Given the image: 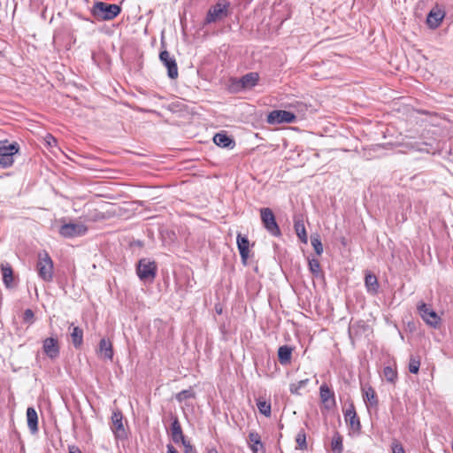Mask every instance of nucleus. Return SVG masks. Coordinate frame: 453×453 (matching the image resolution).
Listing matches in <instances>:
<instances>
[{"label":"nucleus","instance_id":"f257e3e1","mask_svg":"<svg viewBox=\"0 0 453 453\" xmlns=\"http://www.w3.org/2000/svg\"><path fill=\"white\" fill-rule=\"evenodd\" d=\"M120 12L121 8L119 5L101 1L96 2L91 9L92 15L98 20H111L115 19Z\"/></svg>","mask_w":453,"mask_h":453},{"label":"nucleus","instance_id":"f03ea898","mask_svg":"<svg viewBox=\"0 0 453 453\" xmlns=\"http://www.w3.org/2000/svg\"><path fill=\"white\" fill-rule=\"evenodd\" d=\"M157 265L154 261L147 258L139 260L136 266V273L143 282L152 283L157 276Z\"/></svg>","mask_w":453,"mask_h":453},{"label":"nucleus","instance_id":"7ed1b4c3","mask_svg":"<svg viewBox=\"0 0 453 453\" xmlns=\"http://www.w3.org/2000/svg\"><path fill=\"white\" fill-rule=\"evenodd\" d=\"M36 267L41 279L44 281H50L52 280L53 262L47 252L39 254Z\"/></svg>","mask_w":453,"mask_h":453},{"label":"nucleus","instance_id":"20e7f679","mask_svg":"<svg viewBox=\"0 0 453 453\" xmlns=\"http://www.w3.org/2000/svg\"><path fill=\"white\" fill-rule=\"evenodd\" d=\"M260 217L262 224L268 233L275 237L281 235V231L276 222L275 216L270 208L260 209Z\"/></svg>","mask_w":453,"mask_h":453},{"label":"nucleus","instance_id":"39448f33","mask_svg":"<svg viewBox=\"0 0 453 453\" xmlns=\"http://www.w3.org/2000/svg\"><path fill=\"white\" fill-rule=\"evenodd\" d=\"M417 310L422 319L430 326L437 328L441 323V318L424 302H419Z\"/></svg>","mask_w":453,"mask_h":453},{"label":"nucleus","instance_id":"423d86ee","mask_svg":"<svg viewBox=\"0 0 453 453\" xmlns=\"http://www.w3.org/2000/svg\"><path fill=\"white\" fill-rule=\"evenodd\" d=\"M111 428L116 439L123 440L127 437V431L123 425V414L119 409L112 411Z\"/></svg>","mask_w":453,"mask_h":453},{"label":"nucleus","instance_id":"0eeeda50","mask_svg":"<svg viewBox=\"0 0 453 453\" xmlns=\"http://www.w3.org/2000/svg\"><path fill=\"white\" fill-rule=\"evenodd\" d=\"M88 227L82 223H68L63 225L59 229V234L66 238L81 236L86 234Z\"/></svg>","mask_w":453,"mask_h":453},{"label":"nucleus","instance_id":"6e6552de","mask_svg":"<svg viewBox=\"0 0 453 453\" xmlns=\"http://www.w3.org/2000/svg\"><path fill=\"white\" fill-rule=\"evenodd\" d=\"M296 119V115L291 111L275 110L268 114L267 122L272 125L281 123H293Z\"/></svg>","mask_w":453,"mask_h":453},{"label":"nucleus","instance_id":"1a4fd4ad","mask_svg":"<svg viewBox=\"0 0 453 453\" xmlns=\"http://www.w3.org/2000/svg\"><path fill=\"white\" fill-rule=\"evenodd\" d=\"M159 59L167 68L169 78L176 79L178 77V67L175 58H172L167 50H162L159 54Z\"/></svg>","mask_w":453,"mask_h":453},{"label":"nucleus","instance_id":"9d476101","mask_svg":"<svg viewBox=\"0 0 453 453\" xmlns=\"http://www.w3.org/2000/svg\"><path fill=\"white\" fill-rule=\"evenodd\" d=\"M44 354L50 359H55L59 356V344L57 338L49 337L42 342Z\"/></svg>","mask_w":453,"mask_h":453},{"label":"nucleus","instance_id":"9b49d317","mask_svg":"<svg viewBox=\"0 0 453 453\" xmlns=\"http://www.w3.org/2000/svg\"><path fill=\"white\" fill-rule=\"evenodd\" d=\"M228 4H222L220 3L213 5L208 12L206 16L207 23L216 22L218 19H222L224 16H226Z\"/></svg>","mask_w":453,"mask_h":453},{"label":"nucleus","instance_id":"f8f14e48","mask_svg":"<svg viewBox=\"0 0 453 453\" xmlns=\"http://www.w3.org/2000/svg\"><path fill=\"white\" fill-rule=\"evenodd\" d=\"M400 147L403 148V150H401L400 151L404 152V153L409 152V151H418V152L431 153V149H430L431 144L425 142H418L409 141V142L401 143Z\"/></svg>","mask_w":453,"mask_h":453},{"label":"nucleus","instance_id":"ddd939ff","mask_svg":"<svg viewBox=\"0 0 453 453\" xmlns=\"http://www.w3.org/2000/svg\"><path fill=\"white\" fill-rule=\"evenodd\" d=\"M319 396L326 409L329 410L335 405L334 393L326 383L319 388Z\"/></svg>","mask_w":453,"mask_h":453},{"label":"nucleus","instance_id":"4468645a","mask_svg":"<svg viewBox=\"0 0 453 453\" xmlns=\"http://www.w3.org/2000/svg\"><path fill=\"white\" fill-rule=\"evenodd\" d=\"M344 418L347 424L354 430H359L361 427L359 418L357 415L355 406L350 403L349 408L344 411Z\"/></svg>","mask_w":453,"mask_h":453},{"label":"nucleus","instance_id":"2eb2a0df","mask_svg":"<svg viewBox=\"0 0 453 453\" xmlns=\"http://www.w3.org/2000/svg\"><path fill=\"white\" fill-rule=\"evenodd\" d=\"M237 247L240 252V256L242 258V262L243 265H246L248 257H249V247L250 242L247 236L242 235L241 234H237Z\"/></svg>","mask_w":453,"mask_h":453},{"label":"nucleus","instance_id":"dca6fc26","mask_svg":"<svg viewBox=\"0 0 453 453\" xmlns=\"http://www.w3.org/2000/svg\"><path fill=\"white\" fill-rule=\"evenodd\" d=\"M97 354L101 357L111 361L114 355L112 343L105 338L101 339L99 342Z\"/></svg>","mask_w":453,"mask_h":453},{"label":"nucleus","instance_id":"f3484780","mask_svg":"<svg viewBox=\"0 0 453 453\" xmlns=\"http://www.w3.org/2000/svg\"><path fill=\"white\" fill-rule=\"evenodd\" d=\"M171 438L174 443H179L186 440L178 417L173 418L171 424Z\"/></svg>","mask_w":453,"mask_h":453},{"label":"nucleus","instance_id":"a211bd4d","mask_svg":"<svg viewBox=\"0 0 453 453\" xmlns=\"http://www.w3.org/2000/svg\"><path fill=\"white\" fill-rule=\"evenodd\" d=\"M365 285L366 290L371 295L374 296L379 290V281L375 274L371 272H366L365 276Z\"/></svg>","mask_w":453,"mask_h":453},{"label":"nucleus","instance_id":"6ab92c4d","mask_svg":"<svg viewBox=\"0 0 453 453\" xmlns=\"http://www.w3.org/2000/svg\"><path fill=\"white\" fill-rule=\"evenodd\" d=\"M259 80V75L257 73H249L245 75H243L240 80L239 83L241 84V87L244 89H250L255 87L257 84V81Z\"/></svg>","mask_w":453,"mask_h":453},{"label":"nucleus","instance_id":"aec40b11","mask_svg":"<svg viewBox=\"0 0 453 453\" xmlns=\"http://www.w3.org/2000/svg\"><path fill=\"white\" fill-rule=\"evenodd\" d=\"M249 442L250 443V449L253 453H265V448L258 433L254 431L250 432L249 434Z\"/></svg>","mask_w":453,"mask_h":453},{"label":"nucleus","instance_id":"412c9836","mask_svg":"<svg viewBox=\"0 0 453 453\" xmlns=\"http://www.w3.org/2000/svg\"><path fill=\"white\" fill-rule=\"evenodd\" d=\"M0 268L2 271L4 284L8 288H12L14 277L11 265L8 263H2Z\"/></svg>","mask_w":453,"mask_h":453},{"label":"nucleus","instance_id":"4be33fe9","mask_svg":"<svg viewBox=\"0 0 453 453\" xmlns=\"http://www.w3.org/2000/svg\"><path fill=\"white\" fill-rule=\"evenodd\" d=\"M293 348L282 345L278 349V359L280 365H288L291 363Z\"/></svg>","mask_w":453,"mask_h":453},{"label":"nucleus","instance_id":"5701e85b","mask_svg":"<svg viewBox=\"0 0 453 453\" xmlns=\"http://www.w3.org/2000/svg\"><path fill=\"white\" fill-rule=\"evenodd\" d=\"M27 426L32 433L38 431V416L34 407L27 409Z\"/></svg>","mask_w":453,"mask_h":453},{"label":"nucleus","instance_id":"b1692460","mask_svg":"<svg viewBox=\"0 0 453 453\" xmlns=\"http://www.w3.org/2000/svg\"><path fill=\"white\" fill-rule=\"evenodd\" d=\"M443 18H444V13L441 11L432 10L427 15L426 21L430 27L436 28L440 26Z\"/></svg>","mask_w":453,"mask_h":453},{"label":"nucleus","instance_id":"393cba45","mask_svg":"<svg viewBox=\"0 0 453 453\" xmlns=\"http://www.w3.org/2000/svg\"><path fill=\"white\" fill-rule=\"evenodd\" d=\"M364 401L372 407H377L379 403L378 396L372 387L369 386L363 389Z\"/></svg>","mask_w":453,"mask_h":453},{"label":"nucleus","instance_id":"a878e982","mask_svg":"<svg viewBox=\"0 0 453 453\" xmlns=\"http://www.w3.org/2000/svg\"><path fill=\"white\" fill-rule=\"evenodd\" d=\"M213 142L216 145L221 148H228L232 144L234 145V140L226 133H218L213 137Z\"/></svg>","mask_w":453,"mask_h":453},{"label":"nucleus","instance_id":"bb28decb","mask_svg":"<svg viewBox=\"0 0 453 453\" xmlns=\"http://www.w3.org/2000/svg\"><path fill=\"white\" fill-rule=\"evenodd\" d=\"M294 228L296 233V235L299 237L301 242L303 243H307L308 238L303 219L295 217Z\"/></svg>","mask_w":453,"mask_h":453},{"label":"nucleus","instance_id":"cd10ccee","mask_svg":"<svg viewBox=\"0 0 453 453\" xmlns=\"http://www.w3.org/2000/svg\"><path fill=\"white\" fill-rule=\"evenodd\" d=\"M71 338L74 348L80 349L83 343V330L79 326H73Z\"/></svg>","mask_w":453,"mask_h":453},{"label":"nucleus","instance_id":"c85d7f7f","mask_svg":"<svg viewBox=\"0 0 453 453\" xmlns=\"http://www.w3.org/2000/svg\"><path fill=\"white\" fill-rule=\"evenodd\" d=\"M383 377L388 382L395 384L397 380L396 369L390 365L385 366L383 369Z\"/></svg>","mask_w":453,"mask_h":453},{"label":"nucleus","instance_id":"c756f323","mask_svg":"<svg viewBox=\"0 0 453 453\" xmlns=\"http://www.w3.org/2000/svg\"><path fill=\"white\" fill-rule=\"evenodd\" d=\"M19 146L17 142L8 143V141L0 142V157L12 150L19 151Z\"/></svg>","mask_w":453,"mask_h":453},{"label":"nucleus","instance_id":"7c9ffc66","mask_svg":"<svg viewBox=\"0 0 453 453\" xmlns=\"http://www.w3.org/2000/svg\"><path fill=\"white\" fill-rule=\"evenodd\" d=\"M331 448L334 453H342V436L338 432H335L332 439Z\"/></svg>","mask_w":453,"mask_h":453},{"label":"nucleus","instance_id":"2f4dec72","mask_svg":"<svg viewBox=\"0 0 453 453\" xmlns=\"http://www.w3.org/2000/svg\"><path fill=\"white\" fill-rule=\"evenodd\" d=\"M257 406L261 414L265 415V417L271 416L272 410L271 403L269 402L262 398H258L257 400Z\"/></svg>","mask_w":453,"mask_h":453},{"label":"nucleus","instance_id":"473e14b6","mask_svg":"<svg viewBox=\"0 0 453 453\" xmlns=\"http://www.w3.org/2000/svg\"><path fill=\"white\" fill-rule=\"evenodd\" d=\"M19 151L12 150V151L0 157V166H2L3 168L11 167L14 163L13 157Z\"/></svg>","mask_w":453,"mask_h":453},{"label":"nucleus","instance_id":"72a5a7b5","mask_svg":"<svg viewBox=\"0 0 453 453\" xmlns=\"http://www.w3.org/2000/svg\"><path fill=\"white\" fill-rule=\"evenodd\" d=\"M195 397H196V393L194 392V390L191 388L188 389L182 390V391L179 392L178 394H176V395H175V399L179 403H182L183 401H185L187 399L195 398Z\"/></svg>","mask_w":453,"mask_h":453},{"label":"nucleus","instance_id":"f704fd0d","mask_svg":"<svg viewBox=\"0 0 453 453\" xmlns=\"http://www.w3.org/2000/svg\"><path fill=\"white\" fill-rule=\"evenodd\" d=\"M309 382V379L301 380L296 383H292L289 386V390L293 395H300V389L306 386Z\"/></svg>","mask_w":453,"mask_h":453},{"label":"nucleus","instance_id":"c9c22d12","mask_svg":"<svg viewBox=\"0 0 453 453\" xmlns=\"http://www.w3.org/2000/svg\"><path fill=\"white\" fill-rule=\"evenodd\" d=\"M311 243L314 248V250L318 256H320L323 252V245L319 235L311 237Z\"/></svg>","mask_w":453,"mask_h":453},{"label":"nucleus","instance_id":"e433bc0d","mask_svg":"<svg viewBox=\"0 0 453 453\" xmlns=\"http://www.w3.org/2000/svg\"><path fill=\"white\" fill-rule=\"evenodd\" d=\"M296 441L298 445L299 449H307L306 434L303 429L297 434L296 437Z\"/></svg>","mask_w":453,"mask_h":453},{"label":"nucleus","instance_id":"4c0bfd02","mask_svg":"<svg viewBox=\"0 0 453 453\" xmlns=\"http://www.w3.org/2000/svg\"><path fill=\"white\" fill-rule=\"evenodd\" d=\"M419 366H420L419 360L411 357L410 359V363H409V372L411 373L416 374L419 371Z\"/></svg>","mask_w":453,"mask_h":453},{"label":"nucleus","instance_id":"58836bf2","mask_svg":"<svg viewBox=\"0 0 453 453\" xmlns=\"http://www.w3.org/2000/svg\"><path fill=\"white\" fill-rule=\"evenodd\" d=\"M23 322L28 325H32L35 322V314L31 309L25 310L23 313Z\"/></svg>","mask_w":453,"mask_h":453},{"label":"nucleus","instance_id":"ea45409f","mask_svg":"<svg viewBox=\"0 0 453 453\" xmlns=\"http://www.w3.org/2000/svg\"><path fill=\"white\" fill-rule=\"evenodd\" d=\"M309 269L313 274H318L320 271V264L318 259H310L309 260Z\"/></svg>","mask_w":453,"mask_h":453},{"label":"nucleus","instance_id":"a19ab883","mask_svg":"<svg viewBox=\"0 0 453 453\" xmlns=\"http://www.w3.org/2000/svg\"><path fill=\"white\" fill-rule=\"evenodd\" d=\"M392 453H406L403 445L396 440H394L391 445Z\"/></svg>","mask_w":453,"mask_h":453},{"label":"nucleus","instance_id":"79ce46f5","mask_svg":"<svg viewBox=\"0 0 453 453\" xmlns=\"http://www.w3.org/2000/svg\"><path fill=\"white\" fill-rule=\"evenodd\" d=\"M181 443L184 447V453H196V449L191 445V443L188 441L183 440Z\"/></svg>","mask_w":453,"mask_h":453},{"label":"nucleus","instance_id":"37998d69","mask_svg":"<svg viewBox=\"0 0 453 453\" xmlns=\"http://www.w3.org/2000/svg\"><path fill=\"white\" fill-rule=\"evenodd\" d=\"M69 453H81V450L77 446H69Z\"/></svg>","mask_w":453,"mask_h":453},{"label":"nucleus","instance_id":"c03bdc74","mask_svg":"<svg viewBox=\"0 0 453 453\" xmlns=\"http://www.w3.org/2000/svg\"><path fill=\"white\" fill-rule=\"evenodd\" d=\"M167 453H179V451L172 444H168Z\"/></svg>","mask_w":453,"mask_h":453},{"label":"nucleus","instance_id":"a18cd8bd","mask_svg":"<svg viewBox=\"0 0 453 453\" xmlns=\"http://www.w3.org/2000/svg\"><path fill=\"white\" fill-rule=\"evenodd\" d=\"M208 453H219L216 448H211L208 449Z\"/></svg>","mask_w":453,"mask_h":453},{"label":"nucleus","instance_id":"49530a36","mask_svg":"<svg viewBox=\"0 0 453 453\" xmlns=\"http://www.w3.org/2000/svg\"><path fill=\"white\" fill-rule=\"evenodd\" d=\"M51 140H53L54 142H56V140L54 139V137L50 136V137Z\"/></svg>","mask_w":453,"mask_h":453}]
</instances>
